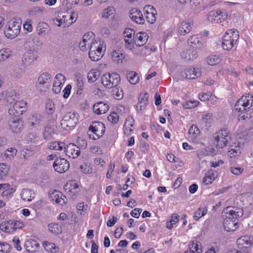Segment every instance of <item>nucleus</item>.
<instances>
[{
    "instance_id": "nucleus-6",
    "label": "nucleus",
    "mask_w": 253,
    "mask_h": 253,
    "mask_svg": "<svg viewBox=\"0 0 253 253\" xmlns=\"http://www.w3.org/2000/svg\"><path fill=\"white\" fill-rule=\"evenodd\" d=\"M52 77L47 72L42 73L38 78L36 86L37 89L41 93H44L46 89L51 85Z\"/></svg>"
},
{
    "instance_id": "nucleus-7",
    "label": "nucleus",
    "mask_w": 253,
    "mask_h": 253,
    "mask_svg": "<svg viewBox=\"0 0 253 253\" xmlns=\"http://www.w3.org/2000/svg\"><path fill=\"white\" fill-rule=\"evenodd\" d=\"M78 121V115L75 112H69L65 115L61 121V126L65 129L73 128Z\"/></svg>"
},
{
    "instance_id": "nucleus-47",
    "label": "nucleus",
    "mask_w": 253,
    "mask_h": 253,
    "mask_svg": "<svg viewBox=\"0 0 253 253\" xmlns=\"http://www.w3.org/2000/svg\"><path fill=\"white\" fill-rule=\"evenodd\" d=\"M218 9L211 11L207 15L208 20L212 23H218Z\"/></svg>"
},
{
    "instance_id": "nucleus-49",
    "label": "nucleus",
    "mask_w": 253,
    "mask_h": 253,
    "mask_svg": "<svg viewBox=\"0 0 253 253\" xmlns=\"http://www.w3.org/2000/svg\"><path fill=\"white\" fill-rule=\"evenodd\" d=\"M241 150L242 149H241V148H238L237 149L229 148L227 151V155L231 158H236L240 155Z\"/></svg>"
},
{
    "instance_id": "nucleus-57",
    "label": "nucleus",
    "mask_w": 253,
    "mask_h": 253,
    "mask_svg": "<svg viewBox=\"0 0 253 253\" xmlns=\"http://www.w3.org/2000/svg\"><path fill=\"white\" fill-rule=\"evenodd\" d=\"M157 11L152 12L145 14L147 21L150 24H153L156 20Z\"/></svg>"
},
{
    "instance_id": "nucleus-27",
    "label": "nucleus",
    "mask_w": 253,
    "mask_h": 253,
    "mask_svg": "<svg viewBox=\"0 0 253 253\" xmlns=\"http://www.w3.org/2000/svg\"><path fill=\"white\" fill-rule=\"evenodd\" d=\"M39 246L38 242L33 239L27 241L25 244V249L29 252H35L38 249Z\"/></svg>"
},
{
    "instance_id": "nucleus-25",
    "label": "nucleus",
    "mask_w": 253,
    "mask_h": 253,
    "mask_svg": "<svg viewBox=\"0 0 253 253\" xmlns=\"http://www.w3.org/2000/svg\"><path fill=\"white\" fill-rule=\"evenodd\" d=\"M135 44L137 46H141L145 44L147 41L146 34L145 32L137 33L133 38Z\"/></svg>"
},
{
    "instance_id": "nucleus-61",
    "label": "nucleus",
    "mask_w": 253,
    "mask_h": 253,
    "mask_svg": "<svg viewBox=\"0 0 253 253\" xmlns=\"http://www.w3.org/2000/svg\"><path fill=\"white\" fill-rule=\"evenodd\" d=\"M107 119L112 124H117L119 121V117L116 112H112L108 116Z\"/></svg>"
},
{
    "instance_id": "nucleus-41",
    "label": "nucleus",
    "mask_w": 253,
    "mask_h": 253,
    "mask_svg": "<svg viewBox=\"0 0 253 253\" xmlns=\"http://www.w3.org/2000/svg\"><path fill=\"white\" fill-rule=\"evenodd\" d=\"M220 61V57L217 55H212L209 56L207 60V63L211 66H215L219 64Z\"/></svg>"
},
{
    "instance_id": "nucleus-24",
    "label": "nucleus",
    "mask_w": 253,
    "mask_h": 253,
    "mask_svg": "<svg viewBox=\"0 0 253 253\" xmlns=\"http://www.w3.org/2000/svg\"><path fill=\"white\" fill-rule=\"evenodd\" d=\"M148 94L147 93H141L138 97V102L136 106L137 110L142 111L144 110L147 106L148 102Z\"/></svg>"
},
{
    "instance_id": "nucleus-45",
    "label": "nucleus",
    "mask_w": 253,
    "mask_h": 253,
    "mask_svg": "<svg viewBox=\"0 0 253 253\" xmlns=\"http://www.w3.org/2000/svg\"><path fill=\"white\" fill-rule=\"evenodd\" d=\"M48 27L47 24L42 23L38 27V34L40 36H45L48 33Z\"/></svg>"
},
{
    "instance_id": "nucleus-64",
    "label": "nucleus",
    "mask_w": 253,
    "mask_h": 253,
    "mask_svg": "<svg viewBox=\"0 0 253 253\" xmlns=\"http://www.w3.org/2000/svg\"><path fill=\"white\" fill-rule=\"evenodd\" d=\"M17 150L16 148L12 147L7 149L4 153L6 157L13 158L17 154Z\"/></svg>"
},
{
    "instance_id": "nucleus-20",
    "label": "nucleus",
    "mask_w": 253,
    "mask_h": 253,
    "mask_svg": "<svg viewBox=\"0 0 253 253\" xmlns=\"http://www.w3.org/2000/svg\"><path fill=\"white\" fill-rule=\"evenodd\" d=\"M109 106L106 103L99 102L95 103L93 106L94 112L97 115H101L106 113L109 110Z\"/></svg>"
},
{
    "instance_id": "nucleus-18",
    "label": "nucleus",
    "mask_w": 253,
    "mask_h": 253,
    "mask_svg": "<svg viewBox=\"0 0 253 253\" xmlns=\"http://www.w3.org/2000/svg\"><path fill=\"white\" fill-rule=\"evenodd\" d=\"M130 18L132 21L139 24H142L145 22L141 12L136 8L132 9L130 11Z\"/></svg>"
},
{
    "instance_id": "nucleus-26",
    "label": "nucleus",
    "mask_w": 253,
    "mask_h": 253,
    "mask_svg": "<svg viewBox=\"0 0 253 253\" xmlns=\"http://www.w3.org/2000/svg\"><path fill=\"white\" fill-rule=\"evenodd\" d=\"M10 185L8 183L0 184V192L1 191V196L3 197H8L15 190L13 188H10Z\"/></svg>"
},
{
    "instance_id": "nucleus-53",
    "label": "nucleus",
    "mask_w": 253,
    "mask_h": 253,
    "mask_svg": "<svg viewBox=\"0 0 253 253\" xmlns=\"http://www.w3.org/2000/svg\"><path fill=\"white\" fill-rule=\"evenodd\" d=\"M13 232L17 229H21L24 226L23 222L20 220H10Z\"/></svg>"
},
{
    "instance_id": "nucleus-19",
    "label": "nucleus",
    "mask_w": 253,
    "mask_h": 253,
    "mask_svg": "<svg viewBox=\"0 0 253 253\" xmlns=\"http://www.w3.org/2000/svg\"><path fill=\"white\" fill-rule=\"evenodd\" d=\"M202 247L200 242L197 240L191 241L189 243V250L185 253H202Z\"/></svg>"
},
{
    "instance_id": "nucleus-17",
    "label": "nucleus",
    "mask_w": 253,
    "mask_h": 253,
    "mask_svg": "<svg viewBox=\"0 0 253 253\" xmlns=\"http://www.w3.org/2000/svg\"><path fill=\"white\" fill-rule=\"evenodd\" d=\"M201 73L199 71H196L194 68L186 69L181 73L182 78L187 79H194L200 77Z\"/></svg>"
},
{
    "instance_id": "nucleus-14",
    "label": "nucleus",
    "mask_w": 253,
    "mask_h": 253,
    "mask_svg": "<svg viewBox=\"0 0 253 253\" xmlns=\"http://www.w3.org/2000/svg\"><path fill=\"white\" fill-rule=\"evenodd\" d=\"M9 129L13 133L21 132L24 126V122L21 119H10L8 122Z\"/></svg>"
},
{
    "instance_id": "nucleus-40",
    "label": "nucleus",
    "mask_w": 253,
    "mask_h": 253,
    "mask_svg": "<svg viewBox=\"0 0 253 253\" xmlns=\"http://www.w3.org/2000/svg\"><path fill=\"white\" fill-rule=\"evenodd\" d=\"M12 55V51L9 48H3L0 50V62L9 58Z\"/></svg>"
},
{
    "instance_id": "nucleus-28",
    "label": "nucleus",
    "mask_w": 253,
    "mask_h": 253,
    "mask_svg": "<svg viewBox=\"0 0 253 253\" xmlns=\"http://www.w3.org/2000/svg\"><path fill=\"white\" fill-rule=\"evenodd\" d=\"M126 77L129 82L132 84H136L139 81V76L134 71L127 72Z\"/></svg>"
},
{
    "instance_id": "nucleus-55",
    "label": "nucleus",
    "mask_w": 253,
    "mask_h": 253,
    "mask_svg": "<svg viewBox=\"0 0 253 253\" xmlns=\"http://www.w3.org/2000/svg\"><path fill=\"white\" fill-rule=\"evenodd\" d=\"M218 23H221L227 19L228 14L225 10L218 9Z\"/></svg>"
},
{
    "instance_id": "nucleus-52",
    "label": "nucleus",
    "mask_w": 253,
    "mask_h": 253,
    "mask_svg": "<svg viewBox=\"0 0 253 253\" xmlns=\"http://www.w3.org/2000/svg\"><path fill=\"white\" fill-rule=\"evenodd\" d=\"M54 133V128L51 126H46L43 133V136L46 139L49 138L50 136Z\"/></svg>"
},
{
    "instance_id": "nucleus-39",
    "label": "nucleus",
    "mask_w": 253,
    "mask_h": 253,
    "mask_svg": "<svg viewBox=\"0 0 253 253\" xmlns=\"http://www.w3.org/2000/svg\"><path fill=\"white\" fill-rule=\"evenodd\" d=\"M100 76V73L97 69L91 70L87 75L88 82L93 83L97 80Z\"/></svg>"
},
{
    "instance_id": "nucleus-21",
    "label": "nucleus",
    "mask_w": 253,
    "mask_h": 253,
    "mask_svg": "<svg viewBox=\"0 0 253 253\" xmlns=\"http://www.w3.org/2000/svg\"><path fill=\"white\" fill-rule=\"evenodd\" d=\"M187 42L190 46L196 48H201L205 44V43L203 42V41H200L199 38L196 35L189 37Z\"/></svg>"
},
{
    "instance_id": "nucleus-44",
    "label": "nucleus",
    "mask_w": 253,
    "mask_h": 253,
    "mask_svg": "<svg viewBox=\"0 0 253 253\" xmlns=\"http://www.w3.org/2000/svg\"><path fill=\"white\" fill-rule=\"evenodd\" d=\"M125 55L120 51H114L112 53V58L113 61L118 63L122 62L125 59Z\"/></svg>"
},
{
    "instance_id": "nucleus-63",
    "label": "nucleus",
    "mask_w": 253,
    "mask_h": 253,
    "mask_svg": "<svg viewBox=\"0 0 253 253\" xmlns=\"http://www.w3.org/2000/svg\"><path fill=\"white\" fill-rule=\"evenodd\" d=\"M80 169L85 174H90L92 172V168L89 164H84L80 166Z\"/></svg>"
},
{
    "instance_id": "nucleus-29",
    "label": "nucleus",
    "mask_w": 253,
    "mask_h": 253,
    "mask_svg": "<svg viewBox=\"0 0 253 253\" xmlns=\"http://www.w3.org/2000/svg\"><path fill=\"white\" fill-rule=\"evenodd\" d=\"M65 17L62 16V13L58 14L57 17L54 19V23L55 25L58 27H62L63 28L68 27L72 24V22H68L65 23Z\"/></svg>"
},
{
    "instance_id": "nucleus-37",
    "label": "nucleus",
    "mask_w": 253,
    "mask_h": 253,
    "mask_svg": "<svg viewBox=\"0 0 253 253\" xmlns=\"http://www.w3.org/2000/svg\"><path fill=\"white\" fill-rule=\"evenodd\" d=\"M65 143L61 141H53L49 144L48 148L51 150H62L65 149Z\"/></svg>"
},
{
    "instance_id": "nucleus-4",
    "label": "nucleus",
    "mask_w": 253,
    "mask_h": 253,
    "mask_svg": "<svg viewBox=\"0 0 253 253\" xmlns=\"http://www.w3.org/2000/svg\"><path fill=\"white\" fill-rule=\"evenodd\" d=\"M21 21L20 19H14L9 22L8 27L4 31L5 36L13 39L18 36L21 30Z\"/></svg>"
},
{
    "instance_id": "nucleus-35",
    "label": "nucleus",
    "mask_w": 253,
    "mask_h": 253,
    "mask_svg": "<svg viewBox=\"0 0 253 253\" xmlns=\"http://www.w3.org/2000/svg\"><path fill=\"white\" fill-rule=\"evenodd\" d=\"M134 122V120L132 117L126 119L124 125V127L125 128L124 132L126 134H127L128 135L130 133L132 132L133 129L131 127L133 126Z\"/></svg>"
},
{
    "instance_id": "nucleus-31",
    "label": "nucleus",
    "mask_w": 253,
    "mask_h": 253,
    "mask_svg": "<svg viewBox=\"0 0 253 253\" xmlns=\"http://www.w3.org/2000/svg\"><path fill=\"white\" fill-rule=\"evenodd\" d=\"M34 197L35 193L30 189H23L21 193V198L25 201H31Z\"/></svg>"
},
{
    "instance_id": "nucleus-58",
    "label": "nucleus",
    "mask_w": 253,
    "mask_h": 253,
    "mask_svg": "<svg viewBox=\"0 0 253 253\" xmlns=\"http://www.w3.org/2000/svg\"><path fill=\"white\" fill-rule=\"evenodd\" d=\"M8 168L5 164H0V179L3 178L8 173Z\"/></svg>"
},
{
    "instance_id": "nucleus-46",
    "label": "nucleus",
    "mask_w": 253,
    "mask_h": 253,
    "mask_svg": "<svg viewBox=\"0 0 253 253\" xmlns=\"http://www.w3.org/2000/svg\"><path fill=\"white\" fill-rule=\"evenodd\" d=\"M112 94L113 96L118 100L122 99L123 97V92L122 88H119L118 86L112 87Z\"/></svg>"
},
{
    "instance_id": "nucleus-5",
    "label": "nucleus",
    "mask_w": 253,
    "mask_h": 253,
    "mask_svg": "<svg viewBox=\"0 0 253 253\" xmlns=\"http://www.w3.org/2000/svg\"><path fill=\"white\" fill-rule=\"evenodd\" d=\"M88 134L90 139L96 140L101 137L105 131V125L100 122H93L88 128Z\"/></svg>"
},
{
    "instance_id": "nucleus-32",
    "label": "nucleus",
    "mask_w": 253,
    "mask_h": 253,
    "mask_svg": "<svg viewBox=\"0 0 253 253\" xmlns=\"http://www.w3.org/2000/svg\"><path fill=\"white\" fill-rule=\"evenodd\" d=\"M0 230L9 234L13 233L10 220L5 221L0 224Z\"/></svg>"
},
{
    "instance_id": "nucleus-51",
    "label": "nucleus",
    "mask_w": 253,
    "mask_h": 253,
    "mask_svg": "<svg viewBox=\"0 0 253 253\" xmlns=\"http://www.w3.org/2000/svg\"><path fill=\"white\" fill-rule=\"evenodd\" d=\"M207 209L205 208H200L195 212L194 218L195 220H198L200 217H202L207 213Z\"/></svg>"
},
{
    "instance_id": "nucleus-1",
    "label": "nucleus",
    "mask_w": 253,
    "mask_h": 253,
    "mask_svg": "<svg viewBox=\"0 0 253 253\" xmlns=\"http://www.w3.org/2000/svg\"><path fill=\"white\" fill-rule=\"evenodd\" d=\"M223 224L224 229L234 231L238 228V218L243 215V210L236 207H227L223 210Z\"/></svg>"
},
{
    "instance_id": "nucleus-10",
    "label": "nucleus",
    "mask_w": 253,
    "mask_h": 253,
    "mask_svg": "<svg viewBox=\"0 0 253 253\" xmlns=\"http://www.w3.org/2000/svg\"><path fill=\"white\" fill-rule=\"evenodd\" d=\"M27 102L24 100H18L14 102V104L10 107L8 113L10 115L19 116L23 114L27 109Z\"/></svg>"
},
{
    "instance_id": "nucleus-36",
    "label": "nucleus",
    "mask_w": 253,
    "mask_h": 253,
    "mask_svg": "<svg viewBox=\"0 0 253 253\" xmlns=\"http://www.w3.org/2000/svg\"><path fill=\"white\" fill-rule=\"evenodd\" d=\"M200 134V130L196 125H192L189 129V137L195 139Z\"/></svg>"
},
{
    "instance_id": "nucleus-42",
    "label": "nucleus",
    "mask_w": 253,
    "mask_h": 253,
    "mask_svg": "<svg viewBox=\"0 0 253 253\" xmlns=\"http://www.w3.org/2000/svg\"><path fill=\"white\" fill-rule=\"evenodd\" d=\"M89 57L90 59L93 61L99 60L103 54V50L99 49L98 51H94V52L89 51Z\"/></svg>"
},
{
    "instance_id": "nucleus-34",
    "label": "nucleus",
    "mask_w": 253,
    "mask_h": 253,
    "mask_svg": "<svg viewBox=\"0 0 253 253\" xmlns=\"http://www.w3.org/2000/svg\"><path fill=\"white\" fill-rule=\"evenodd\" d=\"M48 230L52 234L58 235L62 233V228L56 223H51L48 225Z\"/></svg>"
},
{
    "instance_id": "nucleus-43",
    "label": "nucleus",
    "mask_w": 253,
    "mask_h": 253,
    "mask_svg": "<svg viewBox=\"0 0 253 253\" xmlns=\"http://www.w3.org/2000/svg\"><path fill=\"white\" fill-rule=\"evenodd\" d=\"M64 188L69 192L74 193L76 189L79 188V186L75 180H72L67 182Z\"/></svg>"
},
{
    "instance_id": "nucleus-13",
    "label": "nucleus",
    "mask_w": 253,
    "mask_h": 253,
    "mask_svg": "<svg viewBox=\"0 0 253 253\" xmlns=\"http://www.w3.org/2000/svg\"><path fill=\"white\" fill-rule=\"evenodd\" d=\"M64 152L68 157L75 159L78 157L80 155L81 150L78 146L71 143L65 146Z\"/></svg>"
},
{
    "instance_id": "nucleus-16",
    "label": "nucleus",
    "mask_w": 253,
    "mask_h": 253,
    "mask_svg": "<svg viewBox=\"0 0 253 253\" xmlns=\"http://www.w3.org/2000/svg\"><path fill=\"white\" fill-rule=\"evenodd\" d=\"M193 25L192 21L187 20L179 23L178 27V31L179 34L184 35L188 34L192 29Z\"/></svg>"
},
{
    "instance_id": "nucleus-33",
    "label": "nucleus",
    "mask_w": 253,
    "mask_h": 253,
    "mask_svg": "<svg viewBox=\"0 0 253 253\" xmlns=\"http://www.w3.org/2000/svg\"><path fill=\"white\" fill-rule=\"evenodd\" d=\"M214 179V172L212 170H210L206 172L203 178V182L206 185H208L211 184Z\"/></svg>"
},
{
    "instance_id": "nucleus-2",
    "label": "nucleus",
    "mask_w": 253,
    "mask_h": 253,
    "mask_svg": "<svg viewBox=\"0 0 253 253\" xmlns=\"http://www.w3.org/2000/svg\"><path fill=\"white\" fill-rule=\"evenodd\" d=\"M239 38V32L234 29L228 30L222 38V47L224 50H229L237 43Z\"/></svg>"
},
{
    "instance_id": "nucleus-38",
    "label": "nucleus",
    "mask_w": 253,
    "mask_h": 253,
    "mask_svg": "<svg viewBox=\"0 0 253 253\" xmlns=\"http://www.w3.org/2000/svg\"><path fill=\"white\" fill-rule=\"evenodd\" d=\"M88 48L89 49V51L94 52V51H98L99 49L103 50V46L101 43V42H97L95 39L88 45Z\"/></svg>"
},
{
    "instance_id": "nucleus-9",
    "label": "nucleus",
    "mask_w": 253,
    "mask_h": 253,
    "mask_svg": "<svg viewBox=\"0 0 253 253\" xmlns=\"http://www.w3.org/2000/svg\"><path fill=\"white\" fill-rule=\"evenodd\" d=\"M252 244L250 237L244 236L240 237L237 240V245L239 250L231 251L229 253H249L248 248L251 247Z\"/></svg>"
},
{
    "instance_id": "nucleus-22",
    "label": "nucleus",
    "mask_w": 253,
    "mask_h": 253,
    "mask_svg": "<svg viewBox=\"0 0 253 253\" xmlns=\"http://www.w3.org/2000/svg\"><path fill=\"white\" fill-rule=\"evenodd\" d=\"M37 59V55L31 51L24 53L22 58V62L25 66L30 65Z\"/></svg>"
},
{
    "instance_id": "nucleus-8",
    "label": "nucleus",
    "mask_w": 253,
    "mask_h": 253,
    "mask_svg": "<svg viewBox=\"0 0 253 253\" xmlns=\"http://www.w3.org/2000/svg\"><path fill=\"white\" fill-rule=\"evenodd\" d=\"M120 82V77L119 74L113 73L112 74H105L101 78V83L108 88L118 86Z\"/></svg>"
},
{
    "instance_id": "nucleus-50",
    "label": "nucleus",
    "mask_w": 253,
    "mask_h": 253,
    "mask_svg": "<svg viewBox=\"0 0 253 253\" xmlns=\"http://www.w3.org/2000/svg\"><path fill=\"white\" fill-rule=\"evenodd\" d=\"M83 39L87 43L88 46L95 39V35L92 32H88L84 35Z\"/></svg>"
},
{
    "instance_id": "nucleus-48",
    "label": "nucleus",
    "mask_w": 253,
    "mask_h": 253,
    "mask_svg": "<svg viewBox=\"0 0 253 253\" xmlns=\"http://www.w3.org/2000/svg\"><path fill=\"white\" fill-rule=\"evenodd\" d=\"M43 246L45 250L49 252L56 253L57 248L56 245L54 243H50L47 241H44L43 242Z\"/></svg>"
},
{
    "instance_id": "nucleus-12",
    "label": "nucleus",
    "mask_w": 253,
    "mask_h": 253,
    "mask_svg": "<svg viewBox=\"0 0 253 253\" xmlns=\"http://www.w3.org/2000/svg\"><path fill=\"white\" fill-rule=\"evenodd\" d=\"M69 162L64 158H57L54 161L53 167L54 169L59 173H64L69 168Z\"/></svg>"
},
{
    "instance_id": "nucleus-62",
    "label": "nucleus",
    "mask_w": 253,
    "mask_h": 253,
    "mask_svg": "<svg viewBox=\"0 0 253 253\" xmlns=\"http://www.w3.org/2000/svg\"><path fill=\"white\" fill-rule=\"evenodd\" d=\"M199 102L197 100H191L187 101L183 105L186 109L195 108L198 105Z\"/></svg>"
},
{
    "instance_id": "nucleus-60",
    "label": "nucleus",
    "mask_w": 253,
    "mask_h": 253,
    "mask_svg": "<svg viewBox=\"0 0 253 253\" xmlns=\"http://www.w3.org/2000/svg\"><path fill=\"white\" fill-rule=\"evenodd\" d=\"M212 114L211 113L208 112L202 116V121L206 124H210L212 121Z\"/></svg>"
},
{
    "instance_id": "nucleus-59",
    "label": "nucleus",
    "mask_w": 253,
    "mask_h": 253,
    "mask_svg": "<svg viewBox=\"0 0 253 253\" xmlns=\"http://www.w3.org/2000/svg\"><path fill=\"white\" fill-rule=\"evenodd\" d=\"M115 11V8L113 6H109L104 10L102 17L105 18H109L110 16L114 13Z\"/></svg>"
},
{
    "instance_id": "nucleus-54",
    "label": "nucleus",
    "mask_w": 253,
    "mask_h": 253,
    "mask_svg": "<svg viewBox=\"0 0 253 253\" xmlns=\"http://www.w3.org/2000/svg\"><path fill=\"white\" fill-rule=\"evenodd\" d=\"M55 111V105L54 104L49 101L46 103L45 104V112L47 114L51 115Z\"/></svg>"
},
{
    "instance_id": "nucleus-15",
    "label": "nucleus",
    "mask_w": 253,
    "mask_h": 253,
    "mask_svg": "<svg viewBox=\"0 0 253 253\" xmlns=\"http://www.w3.org/2000/svg\"><path fill=\"white\" fill-rule=\"evenodd\" d=\"M253 113V109L252 108V104L250 106L247 108V110L239 112L238 115V120L239 122L243 123L244 122H252V116Z\"/></svg>"
},
{
    "instance_id": "nucleus-30",
    "label": "nucleus",
    "mask_w": 253,
    "mask_h": 253,
    "mask_svg": "<svg viewBox=\"0 0 253 253\" xmlns=\"http://www.w3.org/2000/svg\"><path fill=\"white\" fill-rule=\"evenodd\" d=\"M19 99V94L15 91L12 90L6 93V100L10 104H13L14 102L18 101Z\"/></svg>"
},
{
    "instance_id": "nucleus-56",
    "label": "nucleus",
    "mask_w": 253,
    "mask_h": 253,
    "mask_svg": "<svg viewBox=\"0 0 253 253\" xmlns=\"http://www.w3.org/2000/svg\"><path fill=\"white\" fill-rule=\"evenodd\" d=\"M10 249L9 244L0 241V253H7L10 251Z\"/></svg>"
},
{
    "instance_id": "nucleus-11",
    "label": "nucleus",
    "mask_w": 253,
    "mask_h": 253,
    "mask_svg": "<svg viewBox=\"0 0 253 253\" xmlns=\"http://www.w3.org/2000/svg\"><path fill=\"white\" fill-rule=\"evenodd\" d=\"M249 97V96H243L236 101L234 106L236 111L238 113L247 110L251 104L252 106L253 105V100L252 99L251 102H250V100L248 99Z\"/></svg>"
},
{
    "instance_id": "nucleus-3",
    "label": "nucleus",
    "mask_w": 253,
    "mask_h": 253,
    "mask_svg": "<svg viewBox=\"0 0 253 253\" xmlns=\"http://www.w3.org/2000/svg\"><path fill=\"white\" fill-rule=\"evenodd\" d=\"M214 144L217 148H222L227 145L231 140V134L227 129H220L213 136Z\"/></svg>"
},
{
    "instance_id": "nucleus-23",
    "label": "nucleus",
    "mask_w": 253,
    "mask_h": 253,
    "mask_svg": "<svg viewBox=\"0 0 253 253\" xmlns=\"http://www.w3.org/2000/svg\"><path fill=\"white\" fill-rule=\"evenodd\" d=\"M42 122V117L39 114H32L28 118V124L30 126L36 127L39 126Z\"/></svg>"
}]
</instances>
